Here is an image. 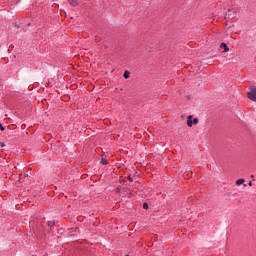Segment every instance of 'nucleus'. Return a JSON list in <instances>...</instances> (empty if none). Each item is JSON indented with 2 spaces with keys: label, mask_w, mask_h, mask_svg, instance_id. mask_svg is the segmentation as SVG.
Returning a JSON list of instances; mask_svg holds the SVG:
<instances>
[{
  "label": "nucleus",
  "mask_w": 256,
  "mask_h": 256,
  "mask_svg": "<svg viewBox=\"0 0 256 256\" xmlns=\"http://www.w3.org/2000/svg\"><path fill=\"white\" fill-rule=\"evenodd\" d=\"M248 97L251 101H256V87L251 86L248 91Z\"/></svg>",
  "instance_id": "1"
},
{
  "label": "nucleus",
  "mask_w": 256,
  "mask_h": 256,
  "mask_svg": "<svg viewBox=\"0 0 256 256\" xmlns=\"http://www.w3.org/2000/svg\"><path fill=\"white\" fill-rule=\"evenodd\" d=\"M220 49H223V50H224V53H228V51H229V46H227V43L222 42V43L220 44Z\"/></svg>",
  "instance_id": "2"
},
{
  "label": "nucleus",
  "mask_w": 256,
  "mask_h": 256,
  "mask_svg": "<svg viewBox=\"0 0 256 256\" xmlns=\"http://www.w3.org/2000/svg\"><path fill=\"white\" fill-rule=\"evenodd\" d=\"M187 125H188V127H193V116L192 115H189L187 117Z\"/></svg>",
  "instance_id": "3"
},
{
  "label": "nucleus",
  "mask_w": 256,
  "mask_h": 256,
  "mask_svg": "<svg viewBox=\"0 0 256 256\" xmlns=\"http://www.w3.org/2000/svg\"><path fill=\"white\" fill-rule=\"evenodd\" d=\"M68 3H70L72 7H77V5H79V2L77 0H68Z\"/></svg>",
  "instance_id": "4"
},
{
  "label": "nucleus",
  "mask_w": 256,
  "mask_h": 256,
  "mask_svg": "<svg viewBox=\"0 0 256 256\" xmlns=\"http://www.w3.org/2000/svg\"><path fill=\"white\" fill-rule=\"evenodd\" d=\"M123 77H124V79H129V77H131V72H129V71L126 70V71L124 72Z\"/></svg>",
  "instance_id": "5"
},
{
  "label": "nucleus",
  "mask_w": 256,
  "mask_h": 256,
  "mask_svg": "<svg viewBox=\"0 0 256 256\" xmlns=\"http://www.w3.org/2000/svg\"><path fill=\"white\" fill-rule=\"evenodd\" d=\"M243 183H245V179L240 178L236 181V185H243Z\"/></svg>",
  "instance_id": "6"
},
{
  "label": "nucleus",
  "mask_w": 256,
  "mask_h": 256,
  "mask_svg": "<svg viewBox=\"0 0 256 256\" xmlns=\"http://www.w3.org/2000/svg\"><path fill=\"white\" fill-rule=\"evenodd\" d=\"M102 165H109V161L107 159H101Z\"/></svg>",
  "instance_id": "7"
},
{
  "label": "nucleus",
  "mask_w": 256,
  "mask_h": 256,
  "mask_svg": "<svg viewBox=\"0 0 256 256\" xmlns=\"http://www.w3.org/2000/svg\"><path fill=\"white\" fill-rule=\"evenodd\" d=\"M47 225H48V227L51 228V227H53L55 225V221H53V220L52 221H48Z\"/></svg>",
  "instance_id": "8"
},
{
  "label": "nucleus",
  "mask_w": 256,
  "mask_h": 256,
  "mask_svg": "<svg viewBox=\"0 0 256 256\" xmlns=\"http://www.w3.org/2000/svg\"><path fill=\"white\" fill-rule=\"evenodd\" d=\"M192 123H193V125H197V123H199V118H194L192 120Z\"/></svg>",
  "instance_id": "9"
},
{
  "label": "nucleus",
  "mask_w": 256,
  "mask_h": 256,
  "mask_svg": "<svg viewBox=\"0 0 256 256\" xmlns=\"http://www.w3.org/2000/svg\"><path fill=\"white\" fill-rule=\"evenodd\" d=\"M143 209L145 210L149 209V204L147 202L143 203Z\"/></svg>",
  "instance_id": "10"
},
{
  "label": "nucleus",
  "mask_w": 256,
  "mask_h": 256,
  "mask_svg": "<svg viewBox=\"0 0 256 256\" xmlns=\"http://www.w3.org/2000/svg\"><path fill=\"white\" fill-rule=\"evenodd\" d=\"M0 131H5V127L0 123Z\"/></svg>",
  "instance_id": "11"
},
{
  "label": "nucleus",
  "mask_w": 256,
  "mask_h": 256,
  "mask_svg": "<svg viewBox=\"0 0 256 256\" xmlns=\"http://www.w3.org/2000/svg\"><path fill=\"white\" fill-rule=\"evenodd\" d=\"M128 180L133 183V178L131 176H128Z\"/></svg>",
  "instance_id": "12"
},
{
  "label": "nucleus",
  "mask_w": 256,
  "mask_h": 256,
  "mask_svg": "<svg viewBox=\"0 0 256 256\" xmlns=\"http://www.w3.org/2000/svg\"><path fill=\"white\" fill-rule=\"evenodd\" d=\"M5 143L4 142H0V147H5Z\"/></svg>",
  "instance_id": "13"
},
{
  "label": "nucleus",
  "mask_w": 256,
  "mask_h": 256,
  "mask_svg": "<svg viewBox=\"0 0 256 256\" xmlns=\"http://www.w3.org/2000/svg\"><path fill=\"white\" fill-rule=\"evenodd\" d=\"M248 185H249L250 187H252V186H253V182L250 181V182L248 183Z\"/></svg>",
  "instance_id": "14"
},
{
  "label": "nucleus",
  "mask_w": 256,
  "mask_h": 256,
  "mask_svg": "<svg viewBox=\"0 0 256 256\" xmlns=\"http://www.w3.org/2000/svg\"><path fill=\"white\" fill-rule=\"evenodd\" d=\"M230 13H231V11H228V15H229V16H231V14H230Z\"/></svg>",
  "instance_id": "15"
},
{
  "label": "nucleus",
  "mask_w": 256,
  "mask_h": 256,
  "mask_svg": "<svg viewBox=\"0 0 256 256\" xmlns=\"http://www.w3.org/2000/svg\"><path fill=\"white\" fill-rule=\"evenodd\" d=\"M235 16H236V14H233V15H232V17H235Z\"/></svg>",
  "instance_id": "16"
},
{
  "label": "nucleus",
  "mask_w": 256,
  "mask_h": 256,
  "mask_svg": "<svg viewBox=\"0 0 256 256\" xmlns=\"http://www.w3.org/2000/svg\"><path fill=\"white\" fill-rule=\"evenodd\" d=\"M126 256H130L129 254H127Z\"/></svg>",
  "instance_id": "17"
}]
</instances>
